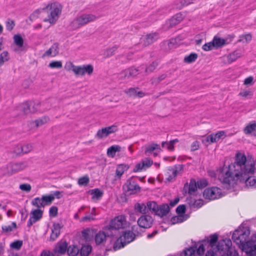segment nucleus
<instances>
[{"label":"nucleus","instance_id":"38","mask_svg":"<svg viewBox=\"0 0 256 256\" xmlns=\"http://www.w3.org/2000/svg\"><path fill=\"white\" fill-rule=\"evenodd\" d=\"M82 236L86 240H90L92 236V231L88 228L84 230L82 232Z\"/></svg>","mask_w":256,"mask_h":256},{"label":"nucleus","instance_id":"60","mask_svg":"<svg viewBox=\"0 0 256 256\" xmlns=\"http://www.w3.org/2000/svg\"><path fill=\"white\" fill-rule=\"evenodd\" d=\"M20 188L24 192H28L31 190V186L28 184H22L20 185Z\"/></svg>","mask_w":256,"mask_h":256},{"label":"nucleus","instance_id":"11","mask_svg":"<svg viewBox=\"0 0 256 256\" xmlns=\"http://www.w3.org/2000/svg\"><path fill=\"white\" fill-rule=\"evenodd\" d=\"M122 189L124 192L131 191L132 192H139L141 188L137 184L136 176H132L128 178L122 186Z\"/></svg>","mask_w":256,"mask_h":256},{"label":"nucleus","instance_id":"19","mask_svg":"<svg viewBox=\"0 0 256 256\" xmlns=\"http://www.w3.org/2000/svg\"><path fill=\"white\" fill-rule=\"evenodd\" d=\"M226 193H202L205 200H210L218 199L225 196Z\"/></svg>","mask_w":256,"mask_h":256},{"label":"nucleus","instance_id":"40","mask_svg":"<svg viewBox=\"0 0 256 256\" xmlns=\"http://www.w3.org/2000/svg\"><path fill=\"white\" fill-rule=\"evenodd\" d=\"M128 73V78L136 76L139 74V70L134 66H131L126 69Z\"/></svg>","mask_w":256,"mask_h":256},{"label":"nucleus","instance_id":"31","mask_svg":"<svg viewBox=\"0 0 256 256\" xmlns=\"http://www.w3.org/2000/svg\"><path fill=\"white\" fill-rule=\"evenodd\" d=\"M32 150V145L30 144H26L22 146L20 148H18V152H16L18 155L20 154H24L30 152Z\"/></svg>","mask_w":256,"mask_h":256},{"label":"nucleus","instance_id":"23","mask_svg":"<svg viewBox=\"0 0 256 256\" xmlns=\"http://www.w3.org/2000/svg\"><path fill=\"white\" fill-rule=\"evenodd\" d=\"M121 147L118 145H113L108 148L107 155L109 157L114 158L116 152H120Z\"/></svg>","mask_w":256,"mask_h":256},{"label":"nucleus","instance_id":"25","mask_svg":"<svg viewBox=\"0 0 256 256\" xmlns=\"http://www.w3.org/2000/svg\"><path fill=\"white\" fill-rule=\"evenodd\" d=\"M156 35V33H152L146 34L144 40L143 46H147L154 43V42L156 40V39L154 38V36Z\"/></svg>","mask_w":256,"mask_h":256},{"label":"nucleus","instance_id":"50","mask_svg":"<svg viewBox=\"0 0 256 256\" xmlns=\"http://www.w3.org/2000/svg\"><path fill=\"white\" fill-rule=\"evenodd\" d=\"M16 228V224L15 222H12L11 225L4 226H2V230L6 232H12L14 228Z\"/></svg>","mask_w":256,"mask_h":256},{"label":"nucleus","instance_id":"18","mask_svg":"<svg viewBox=\"0 0 256 256\" xmlns=\"http://www.w3.org/2000/svg\"><path fill=\"white\" fill-rule=\"evenodd\" d=\"M170 211L169 206L167 204H163L158 206L155 214L160 217L166 216Z\"/></svg>","mask_w":256,"mask_h":256},{"label":"nucleus","instance_id":"53","mask_svg":"<svg viewBox=\"0 0 256 256\" xmlns=\"http://www.w3.org/2000/svg\"><path fill=\"white\" fill-rule=\"evenodd\" d=\"M22 246V240H16L11 243L10 244V247L16 250H20Z\"/></svg>","mask_w":256,"mask_h":256},{"label":"nucleus","instance_id":"45","mask_svg":"<svg viewBox=\"0 0 256 256\" xmlns=\"http://www.w3.org/2000/svg\"><path fill=\"white\" fill-rule=\"evenodd\" d=\"M202 142L204 145H207L208 142L210 144L216 142V138L214 135V133H212L208 135L205 139L202 140Z\"/></svg>","mask_w":256,"mask_h":256},{"label":"nucleus","instance_id":"20","mask_svg":"<svg viewBox=\"0 0 256 256\" xmlns=\"http://www.w3.org/2000/svg\"><path fill=\"white\" fill-rule=\"evenodd\" d=\"M183 20L182 14L181 12L178 13L172 16L169 20L170 26L172 28L179 24Z\"/></svg>","mask_w":256,"mask_h":256},{"label":"nucleus","instance_id":"47","mask_svg":"<svg viewBox=\"0 0 256 256\" xmlns=\"http://www.w3.org/2000/svg\"><path fill=\"white\" fill-rule=\"evenodd\" d=\"M48 67L52 68H60L62 67V64L60 60L52 61L49 63Z\"/></svg>","mask_w":256,"mask_h":256},{"label":"nucleus","instance_id":"43","mask_svg":"<svg viewBox=\"0 0 256 256\" xmlns=\"http://www.w3.org/2000/svg\"><path fill=\"white\" fill-rule=\"evenodd\" d=\"M118 48V46L115 45L111 48L106 49L104 54L105 56L108 58L112 56Z\"/></svg>","mask_w":256,"mask_h":256},{"label":"nucleus","instance_id":"32","mask_svg":"<svg viewBox=\"0 0 256 256\" xmlns=\"http://www.w3.org/2000/svg\"><path fill=\"white\" fill-rule=\"evenodd\" d=\"M21 108L26 115L32 114V102L24 103L21 106Z\"/></svg>","mask_w":256,"mask_h":256},{"label":"nucleus","instance_id":"17","mask_svg":"<svg viewBox=\"0 0 256 256\" xmlns=\"http://www.w3.org/2000/svg\"><path fill=\"white\" fill-rule=\"evenodd\" d=\"M68 244L66 242L58 243L54 248V251L56 254H63L67 250Z\"/></svg>","mask_w":256,"mask_h":256},{"label":"nucleus","instance_id":"21","mask_svg":"<svg viewBox=\"0 0 256 256\" xmlns=\"http://www.w3.org/2000/svg\"><path fill=\"white\" fill-rule=\"evenodd\" d=\"M130 168L128 164H118L116 167V174L118 178H120L125 171Z\"/></svg>","mask_w":256,"mask_h":256},{"label":"nucleus","instance_id":"54","mask_svg":"<svg viewBox=\"0 0 256 256\" xmlns=\"http://www.w3.org/2000/svg\"><path fill=\"white\" fill-rule=\"evenodd\" d=\"M116 196L118 202L120 203L125 202L127 200L126 193H118Z\"/></svg>","mask_w":256,"mask_h":256},{"label":"nucleus","instance_id":"44","mask_svg":"<svg viewBox=\"0 0 256 256\" xmlns=\"http://www.w3.org/2000/svg\"><path fill=\"white\" fill-rule=\"evenodd\" d=\"M252 36L250 34H242L240 36L238 42H248L252 40Z\"/></svg>","mask_w":256,"mask_h":256},{"label":"nucleus","instance_id":"35","mask_svg":"<svg viewBox=\"0 0 256 256\" xmlns=\"http://www.w3.org/2000/svg\"><path fill=\"white\" fill-rule=\"evenodd\" d=\"M92 250V246L90 245L82 246L79 252L81 256H88Z\"/></svg>","mask_w":256,"mask_h":256},{"label":"nucleus","instance_id":"34","mask_svg":"<svg viewBox=\"0 0 256 256\" xmlns=\"http://www.w3.org/2000/svg\"><path fill=\"white\" fill-rule=\"evenodd\" d=\"M79 251V248L74 245L70 246L67 248V252L69 256H76Z\"/></svg>","mask_w":256,"mask_h":256},{"label":"nucleus","instance_id":"15","mask_svg":"<svg viewBox=\"0 0 256 256\" xmlns=\"http://www.w3.org/2000/svg\"><path fill=\"white\" fill-rule=\"evenodd\" d=\"M63 227L59 223H54L52 228V232L50 234V239L54 240L60 234V230Z\"/></svg>","mask_w":256,"mask_h":256},{"label":"nucleus","instance_id":"30","mask_svg":"<svg viewBox=\"0 0 256 256\" xmlns=\"http://www.w3.org/2000/svg\"><path fill=\"white\" fill-rule=\"evenodd\" d=\"M82 76L86 74H88V76H90L94 71V67L91 64L83 65L82 66Z\"/></svg>","mask_w":256,"mask_h":256},{"label":"nucleus","instance_id":"3","mask_svg":"<svg viewBox=\"0 0 256 256\" xmlns=\"http://www.w3.org/2000/svg\"><path fill=\"white\" fill-rule=\"evenodd\" d=\"M218 170L222 175L219 176V180L221 181L222 188L226 190H230L231 188H234V186L237 184L238 181L240 183L245 184L246 186H253L256 188V178H252L250 174H248L246 176H242L238 178V177L235 176V172L230 170H226L224 172V168H220Z\"/></svg>","mask_w":256,"mask_h":256},{"label":"nucleus","instance_id":"61","mask_svg":"<svg viewBox=\"0 0 256 256\" xmlns=\"http://www.w3.org/2000/svg\"><path fill=\"white\" fill-rule=\"evenodd\" d=\"M58 208L56 206H52L49 210V214L50 216L56 217L58 215Z\"/></svg>","mask_w":256,"mask_h":256},{"label":"nucleus","instance_id":"27","mask_svg":"<svg viewBox=\"0 0 256 256\" xmlns=\"http://www.w3.org/2000/svg\"><path fill=\"white\" fill-rule=\"evenodd\" d=\"M254 122L252 124H248L244 128V132L246 134H252L253 132L252 135L254 136V134L256 132V122Z\"/></svg>","mask_w":256,"mask_h":256},{"label":"nucleus","instance_id":"41","mask_svg":"<svg viewBox=\"0 0 256 256\" xmlns=\"http://www.w3.org/2000/svg\"><path fill=\"white\" fill-rule=\"evenodd\" d=\"M167 76V74H162L158 77L152 78L150 81L151 83L154 85L158 84L161 81L165 79Z\"/></svg>","mask_w":256,"mask_h":256},{"label":"nucleus","instance_id":"58","mask_svg":"<svg viewBox=\"0 0 256 256\" xmlns=\"http://www.w3.org/2000/svg\"><path fill=\"white\" fill-rule=\"evenodd\" d=\"M144 168H150L153 164V161L149 158H146L144 160L141 161Z\"/></svg>","mask_w":256,"mask_h":256},{"label":"nucleus","instance_id":"42","mask_svg":"<svg viewBox=\"0 0 256 256\" xmlns=\"http://www.w3.org/2000/svg\"><path fill=\"white\" fill-rule=\"evenodd\" d=\"M158 205L154 201L152 202H147V208L148 210V212L149 211H152V212H154V214L156 212V210H157Z\"/></svg>","mask_w":256,"mask_h":256},{"label":"nucleus","instance_id":"28","mask_svg":"<svg viewBox=\"0 0 256 256\" xmlns=\"http://www.w3.org/2000/svg\"><path fill=\"white\" fill-rule=\"evenodd\" d=\"M134 208L136 211L143 214L148 212L147 204L146 205L144 203H137L134 206Z\"/></svg>","mask_w":256,"mask_h":256},{"label":"nucleus","instance_id":"46","mask_svg":"<svg viewBox=\"0 0 256 256\" xmlns=\"http://www.w3.org/2000/svg\"><path fill=\"white\" fill-rule=\"evenodd\" d=\"M156 149H160V145L156 144H153L150 145H149L148 146H147L144 151V154L146 155H148V152H152L154 150Z\"/></svg>","mask_w":256,"mask_h":256},{"label":"nucleus","instance_id":"49","mask_svg":"<svg viewBox=\"0 0 256 256\" xmlns=\"http://www.w3.org/2000/svg\"><path fill=\"white\" fill-rule=\"evenodd\" d=\"M90 182L89 177L88 176H84L80 178L78 180V184L80 186H86Z\"/></svg>","mask_w":256,"mask_h":256},{"label":"nucleus","instance_id":"39","mask_svg":"<svg viewBox=\"0 0 256 256\" xmlns=\"http://www.w3.org/2000/svg\"><path fill=\"white\" fill-rule=\"evenodd\" d=\"M32 204L33 206L37 207L38 208L45 206L42 197L41 198L38 197L34 198L32 200Z\"/></svg>","mask_w":256,"mask_h":256},{"label":"nucleus","instance_id":"8","mask_svg":"<svg viewBox=\"0 0 256 256\" xmlns=\"http://www.w3.org/2000/svg\"><path fill=\"white\" fill-rule=\"evenodd\" d=\"M51 9L48 18L44 19V22H48L51 24H54L58 20L62 10V6L58 2H54L50 4Z\"/></svg>","mask_w":256,"mask_h":256},{"label":"nucleus","instance_id":"16","mask_svg":"<svg viewBox=\"0 0 256 256\" xmlns=\"http://www.w3.org/2000/svg\"><path fill=\"white\" fill-rule=\"evenodd\" d=\"M212 41L214 46V49H218L224 46L226 44L228 43L226 42V40L218 36H216L214 37Z\"/></svg>","mask_w":256,"mask_h":256},{"label":"nucleus","instance_id":"13","mask_svg":"<svg viewBox=\"0 0 256 256\" xmlns=\"http://www.w3.org/2000/svg\"><path fill=\"white\" fill-rule=\"evenodd\" d=\"M42 213L43 212L39 208L32 210L30 212V216L28 222L27 226L30 228L40 220L42 216Z\"/></svg>","mask_w":256,"mask_h":256},{"label":"nucleus","instance_id":"48","mask_svg":"<svg viewBox=\"0 0 256 256\" xmlns=\"http://www.w3.org/2000/svg\"><path fill=\"white\" fill-rule=\"evenodd\" d=\"M158 65V62L156 60L154 61L146 68V72H152L156 68Z\"/></svg>","mask_w":256,"mask_h":256},{"label":"nucleus","instance_id":"64","mask_svg":"<svg viewBox=\"0 0 256 256\" xmlns=\"http://www.w3.org/2000/svg\"><path fill=\"white\" fill-rule=\"evenodd\" d=\"M194 202L192 208H198L204 205V202L202 199L196 200Z\"/></svg>","mask_w":256,"mask_h":256},{"label":"nucleus","instance_id":"52","mask_svg":"<svg viewBox=\"0 0 256 256\" xmlns=\"http://www.w3.org/2000/svg\"><path fill=\"white\" fill-rule=\"evenodd\" d=\"M196 250V248L190 247L184 250V252L187 254L186 256H197L196 254H197Z\"/></svg>","mask_w":256,"mask_h":256},{"label":"nucleus","instance_id":"24","mask_svg":"<svg viewBox=\"0 0 256 256\" xmlns=\"http://www.w3.org/2000/svg\"><path fill=\"white\" fill-rule=\"evenodd\" d=\"M179 142L178 138H176L170 141L162 142V148L166 147V148L170 150L173 151L174 149V144Z\"/></svg>","mask_w":256,"mask_h":256},{"label":"nucleus","instance_id":"36","mask_svg":"<svg viewBox=\"0 0 256 256\" xmlns=\"http://www.w3.org/2000/svg\"><path fill=\"white\" fill-rule=\"evenodd\" d=\"M108 135L109 134L108 131L106 128L105 127L98 130L96 136L98 138H103L107 137Z\"/></svg>","mask_w":256,"mask_h":256},{"label":"nucleus","instance_id":"5","mask_svg":"<svg viewBox=\"0 0 256 256\" xmlns=\"http://www.w3.org/2000/svg\"><path fill=\"white\" fill-rule=\"evenodd\" d=\"M250 234V230L248 227L240 226L233 232L232 240L240 248L249 240Z\"/></svg>","mask_w":256,"mask_h":256},{"label":"nucleus","instance_id":"14","mask_svg":"<svg viewBox=\"0 0 256 256\" xmlns=\"http://www.w3.org/2000/svg\"><path fill=\"white\" fill-rule=\"evenodd\" d=\"M96 19V16L93 14H84L78 17L76 19V21L79 26H83Z\"/></svg>","mask_w":256,"mask_h":256},{"label":"nucleus","instance_id":"37","mask_svg":"<svg viewBox=\"0 0 256 256\" xmlns=\"http://www.w3.org/2000/svg\"><path fill=\"white\" fill-rule=\"evenodd\" d=\"M42 198L44 206L50 205L54 200V194L44 195Z\"/></svg>","mask_w":256,"mask_h":256},{"label":"nucleus","instance_id":"33","mask_svg":"<svg viewBox=\"0 0 256 256\" xmlns=\"http://www.w3.org/2000/svg\"><path fill=\"white\" fill-rule=\"evenodd\" d=\"M198 57L197 54L192 52L184 58V62L186 64H191L194 62Z\"/></svg>","mask_w":256,"mask_h":256},{"label":"nucleus","instance_id":"57","mask_svg":"<svg viewBox=\"0 0 256 256\" xmlns=\"http://www.w3.org/2000/svg\"><path fill=\"white\" fill-rule=\"evenodd\" d=\"M214 135L216 138V142L218 141L220 139H224L226 136V132L223 130L219 131L214 134Z\"/></svg>","mask_w":256,"mask_h":256},{"label":"nucleus","instance_id":"51","mask_svg":"<svg viewBox=\"0 0 256 256\" xmlns=\"http://www.w3.org/2000/svg\"><path fill=\"white\" fill-rule=\"evenodd\" d=\"M139 88L138 87L136 88H131L128 90L126 91V93L130 97L136 98V93L137 90H138Z\"/></svg>","mask_w":256,"mask_h":256},{"label":"nucleus","instance_id":"59","mask_svg":"<svg viewBox=\"0 0 256 256\" xmlns=\"http://www.w3.org/2000/svg\"><path fill=\"white\" fill-rule=\"evenodd\" d=\"M202 48L204 51H209L212 50L213 48L214 49V46L212 41L206 43L202 46Z\"/></svg>","mask_w":256,"mask_h":256},{"label":"nucleus","instance_id":"62","mask_svg":"<svg viewBox=\"0 0 256 256\" xmlns=\"http://www.w3.org/2000/svg\"><path fill=\"white\" fill-rule=\"evenodd\" d=\"M176 212L179 215H182L186 212V206L184 204H181L178 206L176 209Z\"/></svg>","mask_w":256,"mask_h":256},{"label":"nucleus","instance_id":"56","mask_svg":"<svg viewBox=\"0 0 256 256\" xmlns=\"http://www.w3.org/2000/svg\"><path fill=\"white\" fill-rule=\"evenodd\" d=\"M190 194L189 196L186 199V203L189 205L190 208H192L196 200V198H194L192 196H194L195 193H188Z\"/></svg>","mask_w":256,"mask_h":256},{"label":"nucleus","instance_id":"26","mask_svg":"<svg viewBox=\"0 0 256 256\" xmlns=\"http://www.w3.org/2000/svg\"><path fill=\"white\" fill-rule=\"evenodd\" d=\"M28 166V164L25 162H22L14 164L12 167V170L14 172L24 170Z\"/></svg>","mask_w":256,"mask_h":256},{"label":"nucleus","instance_id":"7","mask_svg":"<svg viewBox=\"0 0 256 256\" xmlns=\"http://www.w3.org/2000/svg\"><path fill=\"white\" fill-rule=\"evenodd\" d=\"M128 225V223L126 220V216L120 215L116 216L110 222L108 226H106L110 230L114 232L113 234L115 236L117 230L120 228H124Z\"/></svg>","mask_w":256,"mask_h":256},{"label":"nucleus","instance_id":"9","mask_svg":"<svg viewBox=\"0 0 256 256\" xmlns=\"http://www.w3.org/2000/svg\"><path fill=\"white\" fill-rule=\"evenodd\" d=\"M114 232L106 226L102 230L100 231L95 236V242L96 244H104L108 238L114 236Z\"/></svg>","mask_w":256,"mask_h":256},{"label":"nucleus","instance_id":"6","mask_svg":"<svg viewBox=\"0 0 256 256\" xmlns=\"http://www.w3.org/2000/svg\"><path fill=\"white\" fill-rule=\"evenodd\" d=\"M136 238L135 235L130 230H125L114 244V249L116 250L124 248L126 244L132 242Z\"/></svg>","mask_w":256,"mask_h":256},{"label":"nucleus","instance_id":"1","mask_svg":"<svg viewBox=\"0 0 256 256\" xmlns=\"http://www.w3.org/2000/svg\"><path fill=\"white\" fill-rule=\"evenodd\" d=\"M218 239V235L214 234L210 236V239L206 238L202 240L196 250L197 254L202 256L206 248L209 250L205 256H238V252L232 246V242L230 239L222 240L216 246Z\"/></svg>","mask_w":256,"mask_h":256},{"label":"nucleus","instance_id":"4","mask_svg":"<svg viewBox=\"0 0 256 256\" xmlns=\"http://www.w3.org/2000/svg\"><path fill=\"white\" fill-rule=\"evenodd\" d=\"M209 185L208 180L206 178H194L190 179V182L184 184L182 192H197L198 190H202Z\"/></svg>","mask_w":256,"mask_h":256},{"label":"nucleus","instance_id":"10","mask_svg":"<svg viewBox=\"0 0 256 256\" xmlns=\"http://www.w3.org/2000/svg\"><path fill=\"white\" fill-rule=\"evenodd\" d=\"M240 248L246 252V256H256V240H249Z\"/></svg>","mask_w":256,"mask_h":256},{"label":"nucleus","instance_id":"2","mask_svg":"<svg viewBox=\"0 0 256 256\" xmlns=\"http://www.w3.org/2000/svg\"><path fill=\"white\" fill-rule=\"evenodd\" d=\"M227 168L235 172L236 177L242 178L246 176L248 174H254L256 168L252 155L246 156L244 153L238 152L234 156V162L229 164Z\"/></svg>","mask_w":256,"mask_h":256},{"label":"nucleus","instance_id":"55","mask_svg":"<svg viewBox=\"0 0 256 256\" xmlns=\"http://www.w3.org/2000/svg\"><path fill=\"white\" fill-rule=\"evenodd\" d=\"M15 26V22L14 20H12L10 18H8L6 22V30L8 31H11L13 30L14 26Z\"/></svg>","mask_w":256,"mask_h":256},{"label":"nucleus","instance_id":"12","mask_svg":"<svg viewBox=\"0 0 256 256\" xmlns=\"http://www.w3.org/2000/svg\"><path fill=\"white\" fill-rule=\"evenodd\" d=\"M153 218L148 214L141 216L137 220L138 226L140 228H148L153 224Z\"/></svg>","mask_w":256,"mask_h":256},{"label":"nucleus","instance_id":"63","mask_svg":"<svg viewBox=\"0 0 256 256\" xmlns=\"http://www.w3.org/2000/svg\"><path fill=\"white\" fill-rule=\"evenodd\" d=\"M82 68L81 66H75L74 67V68L72 69V71L74 72V74L76 76H82Z\"/></svg>","mask_w":256,"mask_h":256},{"label":"nucleus","instance_id":"29","mask_svg":"<svg viewBox=\"0 0 256 256\" xmlns=\"http://www.w3.org/2000/svg\"><path fill=\"white\" fill-rule=\"evenodd\" d=\"M241 52L240 50H236L232 52L228 56V62L230 63H231L236 60H237L238 58L240 57Z\"/></svg>","mask_w":256,"mask_h":256},{"label":"nucleus","instance_id":"22","mask_svg":"<svg viewBox=\"0 0 256 256\" xmlns=\"http://www.w3.org/2000/svg\"><path fill=\"white\" fill-rule=\"evenodd\" d=\"M14 44L18 48H21V51L26 50V49L22 48L24 46V39L20 34H16L14 36Z\"/></svg>","mask_w":256,"mask_h":256}]
</instances>
